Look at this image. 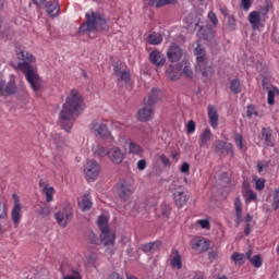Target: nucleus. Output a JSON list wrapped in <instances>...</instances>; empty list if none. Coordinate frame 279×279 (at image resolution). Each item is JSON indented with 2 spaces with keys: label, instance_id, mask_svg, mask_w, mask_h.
Masks as SVG:
<instances>
[{
  "label": "nucleus",
  "instance_id": "obj_21",
  "mask_svg": "<svg viewBox=\"0 0 279 279\" xmlns=\"http://www.w3.org/2000/svg\"><path fill=\"white\" fill-rule=\"evenodd\" d=\"M160 97H162V93L158 88H153L151 92L148 94V97L144 98L143 104L144 106H153L155 107L158 104Z\"/></svg>",
  "mask_w": 279,
  "mask_h": 279
},
{
  "label": "nucleus",
  "instance_id": "obj_27",
  "mask_svg": "<svg viewBox=\"0 0 279 279\" xmlns=\"http://www.w3.org/2000/svg\"><path fill=\"white\" fill-rule=\"evenodd\" d=\"M210 138H213V132H210V129H205L199 137V146L204 147L208 145Z\"/></svg>",
  "mask_w": 279,
  "mask_h": 279
},
{
  "label": "nucleus",
  "instance_id": "obj_63",
  "mask_svg": "<svg viewBox=\"0 0 279 279\" xmlns=\"http://www.w3.org/2000/svg\"><path fill=\"white\" fill-rule=\"evenodd\" d=\"M271 8H274V3H271V0H266L265 7H263L262 9H264L266 12H269V10H271Z\"/></svg>",
  "mask_w": 279,
  "mask_h": 279
},
{
  "label": "nucleus",
  "instance_id": "obj_45",
  "mask_svg": "<svg viewBox=\"0 0 279 279\" xmlns=\"http://www.w3.org/2000/svg\"><path fill=\"white\" fill-rule=\"evenodd\" d=\"M120 82H124V84H130L131 74L129 71H123L119 76Z\"/></svg>",
  "mask_w": 279,
  "mask_h": 279
},
{
  "label": "nucleus",
  "instance_id": "obj_48",
  "mask_svg": "<svg viewBox=\"0 0 279 279\" xmlns=\"http://www.w3.org/2000/svg\"><path fill=\"white\" fill-rule=\"evenodd\" d=\"M123 71L124 70H123V66L121 65V62H117L113 65V74L116 75V77H119Z\"/></svg>",
  "mask_w": 279,
  "mask_h": 279
},
{
  "label": "nucleus",
  "instance_id": "obj_5",
  "mask_svg": "<svg viewBox=\"0 0 279 279\" xmlns=\"http://www.w3.org/2000/svg\"><path fill=\"white\" fill-rule=\"evenodd\" d=\"M54 219L60 228H66L73 221V206L71 203H64L54 214Z\"/></svg>",
  "mask_w": 279,
  "mask_h": 279
},
{
  "label": "nucleus",
  "instance_id": "obj_57",
  "mask_svg": "<svg viewBox=\"0 0 279 279\" xmlns=\"http://www.w3.org/2000/svg\"><path fill=\"white\" fill-rule=\"evenodd\" d=\"M241 8H243V10H250V8H252V1L241 0Z\"/></svg>",
  "mask_w": 279,
  "mask_h": 279
},
{
  "label": "nucleus",
  "instance_id": "obj_7",
  "mask_svg": "<svg viewBox=\"0 0 279 279\" xmlns=\"http://www.w3.org/2000/svg\"><path fill=\"white\" fill-rule=\"evenodd\" d=\"M84 173L87 182H95L101 173V166L95 159L87 160L84 166Z\"/></svg>",
  "mask_w": 279,
  "mask_h": 279
},
{
  "label": "nucleus",
  "instance_id": "obj_41",
  "mask_svg": "<svg viewBox=\"0 0 279 279\" xmlns=\"http://www.w3.org/2000/svg\"><path fill=\"white\" fill-rule=\"evenodd\" d=\"M231 260H233V263L235 265H244L245 264V254L235 252L231 255Z\"/></svg>",
  "mask_w": 279,
  "mask_h": 279
},
{
  "label": "nucleus",
  "instance_id": "obj_6",
  "mask_svg": "<svg viewBox=\"0 0 279 279\" xmlns=\"http://www.w3.org/2000/svg\"><path fill=\"white\" fill-rule=\"evenodd\" d=\"M134 185L128 183L126 181H120L116 185V193L122 199V202H130L134 195Z\"/></svg>",
  "mask_w": 279,
  "mask_h": 279
},
{
  "label": "nucleus",
  "instance_id": "obj_56",
  "mask_svg": "<svg viewBox=\"0 0 279 279\" xmlns=\"http://www.w3.org/2000/svg\"><path fill=\"white\" fill-rule=\"evenodd\" d=\"M8 213L5 211V204L0 202V219H5Z\"/></svg>",
  "mask_w": 279,
  "mask_h": 279
},
{
  "label": "nucleus",
  "instance_id": "obj_52",
  "mask_svg": "<svg viewBox=\"0 0 279 279\" xmlns=\"http://www.w3.org/2000/svg\"><path fill=\"white\" fill-rule=\"evenodd\" d=\"M236 26V20L234 19V15H228V27L230 29H234Z\"/></svg>",
  "mask_w": 279,
  "mask_h": 279
},
{
  "label": "nucleus",
  "instance_id": "obj_23",
  "mask_svg": "<svg viewBox=\"0 0 279 279\" xmlns=\"http://www.w3.org/2000/svg\"><path fill=\"white\" fill-rule=\"evenodd\" d=\"M271 136H274L271 128L267 126L262 129V138L267 147H275L276 145L271 140Z\"/></svg>",
  "mask_w": 279,
  "mask_h": 279
},
{
  "label": "nucleus",
  "instance_id": "obj_53",
  "mask_svg": "<svg viewBox=\"0 0 279 279\" xmlns=\"http://www.w3.org/2000/svg\"><path fill=\"white\" fill-rule=\"evenodd\" d=\"M198 226H201V228H203L204 230H210V221L206 219L198 220Z\"/></svg>",
  "mask_w": 279,
  "mask_h": 279
},
{
  "label": "nucleus",
  "instance_id": "obj_31",
  "mask_svg": "<svg viewBox=\"0 0 279 279\" xmlns=\"http://www.w3.org/2000/svg\"><path fill=\"white\" fill-rule=\"evenodd\" d=\"M92 151L96 158H106L108 150L101 145L93 146Z\"/></svg>",
  "mask_w": 279,
  "mask_h": 279
},
{
  "label": "nucleus",
  "instance_id": "obj_24",
  "mask_svg": "<svg viewBox=\"0 0 279 279\" xmlns=\"http://www.w3.org/2000/svg\"><path fill=\"white\" fill-rule=\"evenodd\" d=\"M78 206L83 213L90 210L93 208V197H90V194H84L78 201Z\"/></svg>",
  "mask_w": 279,
  "mask_h": 279
},
{
  "label": "nucleus",
  "instance_id": "obj_17",
  "mask_svg": "<svg viewBox=\"0 0 279 279\" xmlns=\"http://www.w3.org/2000/svg\"><path fill=\"white\" fill-rule=\"evenodd\" d=\"M192 250H195L196 252H201L203 254L204 252H208L210 250V241L206 239H194L191 242Z\"/></svg>",
  "mask_w": 279,
  "mask_h": 279
},
{
  "label": "nucleus",
  "instance_id": "obj_64",
  "mask_svg": "<svg viewBox=\"0 0 279 279\" xmlns=\"http://www.w3.org/2000/svg\"><path fill=\"white\" fill-rule=\"evenodd\" d=\"M108 279H123V277H121V275H119L117 272H111L109 275Z\"/></svg>",
  "mask_w": 279,
  "mask_h": 279
},
{
  "label": "nucleus",
  "instance_id": "obj_9",
  "mask_svg": "<svg viewBox=\"0 0 279 279\" xmlns=\"http://www.w3.org/2000/svg\"><path fill=\"white\" fill-rule=\"evenodd\" d=\"M213 149L217 154H225L226 156H234V148L232 143L225 142L222 140H217L213 144Z\"/></svg>",
  "mask_w": 279,
  "mask_h": 279
},
{
  "label": "nucleus",
  "instance_id": "obj_60",
  "mask_svg": "<svg viewBox=\"0 0 279 279\" xmlns=\"http://www.w3.org/2000/svg\"><path fill=\"white\" fill-rule=\"evenodd\" d=\"M208 19H209V21H211V23H213L214 25H217L218 20H217V15L215 14V12L210 11V12L208 13Z\"/></svg>",
  "mask_w": 279,
  "mask_h": 279
},
{
  "label": "nucleus",
  "instance_id": "obj_13",
  "mask_svg": "<svg viewBox=\"0 0 279 279\" xmlns=\"http://www.w3.org/2000/svg\"><path fill=\"white\" fill-rule=\"evenodd\" d=\"M107 156L113 165H121L125 160V153L117 146L111 147Z\"/></svg>",
  "mask_w": 279,
  "mask_h": 279
},
{
  "label": "nucleus",
  "instance_id": "obj_35",
  "mask_svg": "<svg viewBox=\"0 0 279 279\" xmlns=\"http://www.w3.org/2000/svg\"><path fill=\"white\" fill-rule=\"evenodd\" d=\"M181 75H184L187 80H193V69H191V63L189 61L184 62V65L181 70Z\"/></svg>",
  "mask_w": 279,
  "mask_h": 279
},
{
  "label": "nucleus",
  "instance_id": "obj_51",
  "mask_svg": "<svg viewBox=\"0 0 279 279\" xmlns=\"http://www.w3.org/2000/svg\"><path fill=\"white\" fill-rule=\"evenodd\" d=\"M256 191H263L265 189V179H257L255 182Z\"/></svg>",
  "mask_w": 279,
  "mask_h": 279
},
{
  "label": "nucleus",
  "instance_id": "obj_44",
  "mask_svg": "<svg viewBox=\"0 0 279 279\" xmlns=\"http://www.w3.org/2000/svg\"><path fill=\"white\" fill-rule=\"evenodd\" d=\"M248 260L253 265V267H256L257 269L263 267V258L260 257V255H254Z\"/></svg>",
  "mask_w": 279,
  "mask_h": 279
},
{
  "label": "nucleus",
  "instance_id": "obj_8",
  "mask_svg": "<svg viewBox=\"0 0 279 279\" xmlns=\"http://www.w3.org/2000/svg\"><path fill=\"white\" fill-rule=\"evenodd\" d=\"M12 198L14 201L13 208L11 210V219L16 228L23 219V207L21 206V197L17 194H13Z\"/></svg>",
  "mask_w": 279,
  "mask_h": 279
},
{
  "label": "nucleus",
  "instance_id": "obj_16",
  "mask_svg": "<svg viewBox=\"0 0 279 279\" xmlns=\"http://www.w3.org/2000/svg\"><path fill=\"white\" fill-rule=\"evenodd\" d=\"M39 189H41V193L45 195L46 202L51 204V202H53V195H56V189L50 186L49 183L44 180L39 181Z\"/></svg>",
  "mask_w": 279,
  "mask_h": 279
},
{
  "label": "nucleus",
  "instance_id": "obj_61",
  "mask_svg": "<svg viewBox=\"0 0 279 279\" xmlns=\"http://www.w3.org/2000/svg\"><path fill=\"white\" fill-rule=\"evenodd\" d=\"M74 275H69L63 277V279H82V275H80L77 271H73Z\"/></svg>",
  "mask_w": 279,
  "mask_h": 279
},
{
  "label": "nucleus",
  "instance_id": "obj_19",
  "mask_svg": "<svg viewBox=\"0 0 279 279\" xmlns=\"http://www.w3.org/2000/svg\"><path fill=\"white\" fill-rule=\"evenodd\" d=\"M149 60L154 66L161 69L167 62V57H165L162 52L154 50L149 53Z\"/></svg>",
  "mask_w": 279,
  "mask_h": 279
},
{
  "label": "nucleus",
  "instance_id": "obj_42",
  "mask_svg": "<svg viewBox=\"0 0 279 279\" xmlns=\"http://www.w3.org/2000/svg\"><path fill=\"white\" fill-rule=\"evenodd\" d=\"M36 213L40 217H49L51 215V207L49 205H44L37 209Z\"/></svg>",
  "mask_w": 279,
  "mask_h": 279
},
{
  "label": "nucleus",
  "instance_id": "obj_29",
  "mask_svg": "<svg viewBox=\"0 0 279 279\" xmlns=\"http://www.w3.org/2000/svg\"><path fill=\"white\" fill-rule=\"evenodd\" d=\"M158 247H160V242H149L142 245V252H145V254H154Z\"/></svg>",
  "mask_w": 279,
  "mask_h": 279
},
{
  "label": "nucleus",
  "instance_id": "obj_37",
  "mask_svg": "<svg viewBox=\"0 0 279 279\" xmlns=\"http://www.w3.org/2000/svg\"><path fill=\"white\" fill-rule=\"evenodd\" d=\"M234 208H235L238 223H241V218L243 217V208H242V204H241V198H235Z\"/></svg>",
  "mask_w": 279,
  "mask_h": 279
},
{
  "label": "nucleus",
  "instance_id": "obj_22",
  "mask_svg": "<svg viewBox=\"0 0 279 279\" xmlns=\"http://www.w3.org/2000/svg\"><path fill=\"white\" fill-rule=\"evenodd\" d=\"M207 114L209 119V125H211L214 130H217L219 125V113L217 112V107L208 105Z\"/></svg>",
  "mask_w": 279,
  "mask_h": 279
},
{
  "label": "nucleus",
  "instance_id": "obj_4",
  "mask_svg": "<svg viewBox=\"0 0 279 279\" xmlns=\"http://www.w3.org/2000/svg\"><path fill=\"white\" fill-rule=\"evenodd\" d=\"M98 228L100 230V241L104 243L106 247L114 246V241H117V234L110 230V227L108 226V217L106 216H99L98 217Z\"/></svg>",
  "mask_w": 279,
  "mask_h": 279
},
{
  "label": "nucleus",
  "instance_id": "obj_50",
  "mask_svg": "<svg viewBox=\"0 0 279 279\" xmlns=\"http://www.w3.org/2000/svg\"><path fill=\"white\" fill-rule=\"evenodd\" d=\"M195 121L193 120H190L187 123H186V130H187V134H193V132H195Z\"/></svg>",
  "mask_w": 279,
  "mask_h": 279
},
{
  "label": "nucleus",
  "instance_id": "obj_14",
  "mask_svg": "<svg viewBox=\"0 0 279 279\" xmlns=\"http://www.w3.org/2000/svg\"><path fill=\"white\" fill-rule=\"evenodd\" d=\"M195 69L206 80L215 75V69H213V65L208 61H201L199 63H196Z\"/></svg>",
  "mask_w": 279,
  "mask_h": 279
},
{
  "label": "nucleus",
  "instance_id": "obj_2",
  "mask_svg": "<svg viewBox=\"0 0 279 279\" xmlns=\"http://www.w3.org/2000/svg\"><path fill=\"white\" fill-rule=\"evenodd\" d=\"M16 56L19 60H22L23 62H19L15 66V70L24 73L26 81L31 85V88L34 90V93H38L40 90L43 80L38 75L36 69L32 66V62H34V54L17 48Z\"/></svg>",
  "mask_w": 279,
  "mask_h": 279
},
{
  "label": "nucleus",
  "instance_id": "obj_3",
  "mask_svg": "<svg viewBox=\"0 0 279 279\" xmlns=\"http://www.w3.org/2000/svg\"><path fill=\"white\" fill-rule=\"evenodd\" d=\"M86 21L80 26L78 35L86 36V34H101L108 32V21L100 13L93 10L86 13Z\"/></svg>",
  "mask_w": 279,
  "mask_h": 279
},
{
  "label": "nucleus",
  "instance_id": "obj_54",
  "mask_svg": "<svg viewBox=\"0 0 279 279\" xmlns=\"http://www.w3.org/2000/svg\"><path fill=\"white\" fill-rule=\"evenodd\" d=\"M137 169H138V171H145V169H147V160H145V159L138 160Z\"/></svg>",
  "mask_w": 279,
  "mask_h": 279
},
{
  "label": "nucleus",
  "instance_id": "obj_39",
  "mask_svg": "<svg viewBox=\"0 0 279 279\" xmlns=\"http://www.w3.org/2000/svg\"><path fill=\"white\" fill-rule=\"evenodd\" d=\"M230 90L234 95H239V93H241V81H239V78L231 80V82H230Z\"/></svg>",
  "mask_w": 279,
  "mask_h": 279
},
{
  "label": "nucleus",
  "instance_id": "obj_32",
  "mask_svg": "<svg viewBox=\"0 0 279 279\" xmlns=\"http://www.w3.org/2000/svg\"><path fill=\"white\" fill-rule=\"evenodd\" d=\"M129 154H133L134 156L143 155V147L136 144L135 142L130 141L129 143Z\"/></svg>",
  "mask_w": 279,
  "mask_h": 279
},
{
  "label": "nucleus",
  "instance_id": "obj_59",
  "mask_svg": "<svg viewBox=\"0 0 279 279\" xmlns=\"http://www.w3.org/2000/svg\"><path fill=\"white\" fill-rule=\"evenodd\" d=\"M259 16L263 21H267L269 19V12L260 8Z\"/></svg>",
  "mask_w": 279,
  "mask_h": 279
},
{
  "label": "nucleus",
  "instance_id": "obj_28",
  "mask_svg": "<svg viewBox=\"0 0 279 279\" xmlns=\"http://www.w3.org/2000/svg\"><path fill=\"white\" fill-rule=\"evenodd\" d=\"M171 3H175V0H148L150 8H165V5H171Z\"/></svg>",
  "mask_w": 279,
  "mask_h": 279
},
{
  "label": "nucleus",
  "instance_id": "obj_34",
  "mask_svg": "<svg viewBox=\"0 0 279 279\" xmlns=\"http://www.w3.org/2000/svg\"><path fill=\"white\" fill-rule=\"evenodd\" d=\"M16 83L14 81H10L8 84L4 83L3 95H16Z\"/></svg>",
  "mask_w": 279,
  "mask_h": 279
},
{
  "label": "nucleus",
  "instance_id": "obj_10",
  "mask_svg": "<svg viewBox=\"0 0 279 279\" xmlns=\"http://www.w3.org/2000/svg\"><path fill=\"white\" fill-rule=\"evenodd\" d=\"M173 199L175 206H178V208H182V206H185V204L189 203V199H191V194L183 190L182 186H179L173 192Z\"/></svg>",
  "mask_w": 279,
  "mask_h": 279
},
{
  "label": "nucleus",
  "instance_id": "obj_49",
  "mask_svg": "<svg viewBox=\"0 0 279 279\" xmlns=\"http://www.w3.org/2000/svg\"><path fill=\"white\" fill-rule=\"evenodd\" d=\"M267 167H269V161H258L257 162L258 173H263V171H265V169H267Z\"/></svg>",
  "mask_w": 279,
  "mask_h": 279
},
{
  "label": "nucleus",
  "instance_id": "obj_26",
  "mask_svg": "<svg viewBox=\"0 0 279 279\" xmlns=\"http://www.w3.org/2000/svg\"><path fill=\"white\" fill-rule=\"evenodd\" d=\"M194 56H196V64L208 61L206 59V49H204V47H202L201 45H197V47L195 48Z\"/></svg>",
  "mask_w": 279,
  "mask_h": 279
},
{
  "label": "nucleus",
  "instance_id": "obj_1",
  "mask_svg": "<svg viewBox=\"0 0 279 279\" xmlns=\"http://www.w3.org/2000/svg\"><path fill=\"white\" fill-rule=\"evenodd\" d=\"M83 106L84 99L82 98V94H80L77 89H72L59 113L61 128L64 132H71L73 129V121H75V116L80 110H82Z\"/></svg>",
  "mask_w": 279,
  "mask_h": 279
},
{
  "label": "nucleus",
  "instance_id": "obj_25",
  "mask_svg": "<svg viewBox=\"0 0 279 279\" xmlns=\"http://www.w3.org/2000/svg\"><path fill=\"white\" fill-rule=\"evenodd\" d=\"M260 21H263V19L260 17V12L252 11L248 14V22L252 25L253 29H258L260 27Z\"/></svg>",
  "mask_w": 279,
  "mask_h": 279
},
{
  "label": "nucleus",
  "instance_id": "obj_12",
  "mask_svg": "<svg viewBox=\"0 0 279 279\" xmlns=\"http://www.w3.org/2000/svg\"><path fill=\"white\" fill-rule=\"evenodd\" d=\"M184 56V50L178 44L172 43L167 50V58L169 62H180Z\"/></svg>",
  "mask_w": 279,
  "mask_h": 279
},
{
  "label": "nucleus",
  "instance_id": "obj_62",
  "mask_svg": "<svg viewBox=\"0 0 279 279\" xmlns=\"http://www.w3.org/2000/svg\"><path fill=\"white\" fill-rule=\"evenodd\" d=\"M97 263V255L92 254L88 258H87V265H95Z\"/></svg>",
  "mask_w": 279,
  "mask_h": 279
},
{
  "label": "nucleus",
  "instance_id": "obj_46",
  "mask_svg": "<svg viewBox=\"0 0 279 279\" xmlns=\"http://www.w3.org/2000/svg\"><path fill=\"white\" fill-rule=\"evenodd\" d=\"M272 208L274 210L279 208V187L274 191Z\"/></svg>",
  "mask_w": 279,
  "mask_h": 279
},
{
  "label": "nucleus",
  "instance_id": "obj_40",
  "mask_svg": "<svg viewBox=\"0 0 279 279\" xmlns=\"http://www.w3.org/2000/svg\"><path fill=\"white\" fill-rule=\"evenodd\" d=\"M149 45H160L162 43V35L160 33H153L148 36Z\"/></svg>",
  "mask_w": 279,
  "mask_h": 279
},
{
  "label": "nucleus",
  "instance_id": "obj_18",
  "mask_svg": "<svg viewBox=\"0 0 279 279\" xmlns=\"http://www.w3.org/2000/svg\"><path fill=\"white\" fill-rule=\"evenodd\" d=\"M154 118V107L149 105H144L137 112L138 121L145 123L146 121H150Z\"/></svg>",
  "mask_w": 279,
  "mask_h": 279
},
{
  "label": "nucleus",
  "instance_id": "obj_55",
  "mask_svg": "<svg viewBox=\"0 0 279 279\" xmlns=\"http://www.w3.org/2000/svg\"><path fill=\"white\" fill-rule=\"evenodd\" d=\"M159 160L165 167H171V161L168 159L167 155H160Z\"/></svg>",
  "mask_w": 279,
  "mask_h": 279
},
{
  "label": "nucleus",
  "instance_id": "obj_47",
  "mask_svg": "<svg viewBox=\"0 0 279 279\" xmlns=\"http://www.w3.org/2000/svg\"><path fill=\"white\" fill-rule=\"evenodd\" d=\"M160 211L163 217H169V215L171 214V207L167 203H163L160 206Z\"/></svg>",
  "mask_w": 279,
  "mask_h": 279
},
{
  "label": "nucleus",
  "instance_id": "obj_43",
  "mask_svg": "<svg viewBox=\"0 0 279 279\" xmlns=\"http://www.w3.org/2000/svg\"><path fill=\"white\" fill-rule=\"evenodd\" d=\"M175 254L177 255L171 259V267L182 269V257L178 254V251H175Z\"/></svg>",
  "mask_w": 279,
  "mask_h": 279
},
{
  "label": "nucleus",
  "instance_id": "obj_15",
  "mask_svg": "<svg viewBox=\"0 0 279 279\" xmlns=\"http://www.w3.org/2000/svg\"><path fill=\"white\" fill-rule=\"evenodd\" d=\"M182 62L177 63L175 65L170 64L168 69L166 70V75L171 80V82H178L180 77H182Z\"/></svg>",
  "mask_w": 279,
  "mask_h": 279
},
{
  "label": "nucleus",
  "instance_id": "obj_36",
  "mask_svg": "<svg viewBox=\"0 0 279 279\" xmlns=\"http://www.w3.org/2000/svg\"><path fill=\"white\" fill-rule=\"evenodd\" d=\"M234 143L236 145V147L240 148V151H242L243 154H245L247 151V147H245V145L243 144V135L235 133L234 134Z\"/></svg>",
  "mask_w": 279,
  "mask_h": 279
},
{
  "label": "nucleus",
  "instance_id": "obj_20",
  "mask_svg": "<svg viewBox=\"0 0 279 279\" xmlns=\"http://www.w3.org/2000/svg\"><path fill=\"white\" fill-rule=\"evenodd\" d=\"M43 8H46L47 14L52 19H56V16H60V2H58V0L49 2H47L46 0Z\"/></svg>",
  "mask_w": 279,
  "mask_h": 279
},
{
  "label": "nucleus",
  "instance_id": "obj_30",
  "mask_svg": "<svg viewBox=\"0 0 279 279\" xmlns=\"http://www.w3.org/2000/svg\"><path fill=\"white\" fill-rule=\"evenodd\" d=\"M246 117L247 119H252L253 117H258V119H263V112L258 111L256 106L248 105L246 109Z\"/></svg>",
  "mask_w": 279,
  "mask_h": 279
},
{
  "label": "nucleus",
  "instance_id": "obj_11",
  "mask_svg": "<svg viewBox=\"0 0 279 279\" xmlns=\"http://www.w3.org/2000/svg\"><path fill=\"white\" fill-rule=\"evenodd\" d=\"M92 130L94 134H97V136H100L101 138H110L111 141H114V137H112V134H110V131L108 130V125L104 122L94 121L92 123Z\"/></svg>",
  "mask_w": 279,
  "mask_h": 279
},
{
  "label": "nucleus",
  "instance_id": "obj_58",
  "mask_svg": "<svg viewBox=\"0 0 279 279\" xmlns=\"http://www.w3.org/2000/svg\"><path fill=\"white\" fill-rule=\"evenodd\" d=\"M190 170L191 166L189 165V162H183L180 168L181 173H189Z\"/></svg>",
  "mask_w": 279,
  "mask_h": 279
},
{
  "label": "nucleus",
  "instance_id": "obj_38",
  "mask_svg": "<svg viewBox=\"0 0 279 279\" xmlns=\"http://www.w3.org/2000/svg\"><path fill=\"white\" fill-rule=\"evenodd\" d=\"M243 195L246 199V204H250L251 202H256L257 196L256 193H254V191H252L250 187H245Z\"/></svg>",
  "mask_w": 279,
  "mask_h": 279
},
{
  "label": "nucleus",
  "instance_id": "obj_33",
  "mask_svg": "<svg viewBox=\"0 0 279 279\" xmlns=\"http://www.w3.org/2000/svg\"><path fill=\"white\" fill-rule=\"evenodd\" d=\"M279 96V89L278 87H271L270 89H268V98H267V104L269 106H274V104H276V97Z\"/></svg>",
  "mask_w": 279,
  "mask_h": 279
}]
</instances>
